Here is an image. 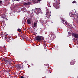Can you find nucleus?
<instances>
[{"label":"nucleus","instance_id":"obj_1","mask_svg":"<svg viewBox=\"0 0 78 78\" xmlns=\"http://www.w3.org/2000/svg\"><path fill=\"white\" fill-rule=\"evenodd\" d=\"M69 15L71 17H73L75 22L78 23V15L76 14H73V12H71L69 13Z\"/></svg>","mask_w":78,"mask_h":78},{"label":"nucleus","instance_id":"obj_2","mask_svg":"<svg viewBox=\"0 0 78 78\" xmlns=\"http://www.w3.org/2000/svg\"><path fill=\"white\" fill-rule=\"evenodd\" d=\"M35 40L36 41L40 42V41H44V37L42 36L38 35L35 37Z\"/></svg>","mask_w":78,"mask_h":78},{"label":"nucleus","instance_id":"obj_3","mask_svg":"<svg viewBox=\"0 0 78 78\" xmlns=\"http://www.w3.org/2000/svg\"><path fill=\"white\" fill-rule=\"evenodd\" d=\"M36 10V14L37 15H38L39 14H42V10L41 9L39 8H37L35 9Z\"/></svg>","mask_w":78,"mask_h":78},{"label":"nucleus","instance_id":"obj_4","mask_svg":"<svg viewBox=\"0 0 78 78\" xmlns=\"http://www.w3.org/2000/svg\"><path fill=\"white\" fill-rule=\"evenodd\" d=\"M46 16H45V19H46V18H47V16H47L48 18V19H49V18H50V16H51V12H50V11L48 9L46 10Z\"/></svg>","mask_w":78,"mask_h":78},{"label":"nucleus","instance_id":"obj_5","mask_svg":"<svg viewBox=\"0 0 78 78\" xmlns=\"http://www.w3.org/2000/svg\"><path fill=\"white\" fill-rule=\"evenodd\" d=\"M58 5H59V4L58 2H56L55 3H54L53 4V6H54V7L55 8H56V9H58V8H59V6Z\"/></svg>","mask_w":78,"mask_h":78},{"label":"nucleus","instance_id":"obj_6","mask_svg":"<svg viewBox=\"0 0 78 78\" xmlns=\"http://www.w3.org/2000/svg\"><path fill=\"white\" fill-rule=\"evenodd\" d=\"M15 67H16V68L18 70H20V69H22V65L20 64L16 65H15Z\"/></svg>","mask_w":78,"mask_h":78},{"label":"nucleus","instance_id":"obj_7","mask_svg":"<svg viewBox=\"0 0 78 78\" xmlns=\"http://www.w3.org/2000/svg\"><path fill=\"white\" fill-rule=\"evenodd\" d=\"M72 35L76 39L78 38V34L76 33H73L72 34Z\"/></svg>","mask_w":78,"mask_h":78},{"label":"nucleus","instance_id":"obj_8","mask_svg":"<svg viewBox=\"0 0 78 78\" xmlns=\"http://www.w3.org/2000/svg\"><path fill=\"white\" fill-rule=\"evenodd\" d=\"M71 65H73L75 64V60H72L70 63Z\"/></svg>","mask_w":78,"mask_h":78},{"label":"nucleus","instance_id":"obj_9","mask_svg":"<svg viewBox=\"0 0 78 78\" xmlns=\"http://www.w3.org/2000/svg\"><path fill=\"white\" fill-rule=\"evenodd\" d=\"M1 17H2L3 18V19H6V16H5V15L3 14L2 15V16Z\"/></svg>","mask_w":78,"mask_h":78},{"label":"nucleus","instance_id":"obj_10","mask_svg":"<svg viewBox=\"0 0 78 78\" xmlns=\"http://www.w3.org/2000/svg\"><path fill=\"white\" fill-rule=\"evenodd\" d=\"M27 22L28 24H31V20H30V19H27Z\"/></svg>","mask_w":78,"mask_h":78},{"label":"nucleus","instance_id":"obj_11","mask_svg":"<svg viewBox=\"0 0 78 78\" xmlns=\"http://www.w3.org/2000/svg\"><path fill=\"white\" fill-rule=\"evenodd\" d=\"M61 20L63 23L64 24V23H66V21L64 19H62Z\"/></svg>","mask_w":78,"mask_h":78},{"label":"nucleus","instance_id":"obj_12","mask_svg":"<svg viewBox=\"0 0 78 78\" xmlns=\"http://www.w3.org/2000/svg\"><path fill=\"white\" fill-rule=\"evenodd\" d=\"M34 27H37V23L34 22Z\"/></svg>","mask_w":78,"mask_h":78},{"label":"nucleus","instance_id":"obj_13","mask_svg":"<svg viewBox=\"0 0 78 78\" xmlns=\"http://www.w3.org/2000/svg\"><path fill=\"white\" fill-rule=\"evenodd\" d=\"M30 4V2H28L24 3V5H29Z\"/></svg>","mask_w":78,"mask_h":78},{"label":"nucleus","instance_id":"obj_14","mask_svg":"<svg viewBox=\"0 0 78 78\" xmlns=\"http://www.w3.org/2000/svg\"><path fill=\"white\" fill-rule=\"evenodd\" d=\"M7 69H5L4 70L5 72H6L7 73H9V70H6Z\"/></svg>","mask_w":78,"mask_h":78},{"label":"nucleus","instance_id":"obj_15","mask_svg":"<svg viewBox=\"0 0 78 78\" xmlns=\"http://www.w3.org/2000/svg\"><path fill=\"white\" fill-rule=\"evenodd\" d=\"M25 8H23L21 9V11H25Z\"/></svg>","mask_w":78,"mask_h":78},{"label":"nucleus","instance_id":"obj_16","mask_svg":"<svg viewBox=\"0 0 78 78\" xmlns=\"http://www.w3.org/2000/svg\"><path fill=\"white\" fill-rule=\"evenodd\" d=\"M18 31H19V32H20L21 31V29H17Z\"/></svg>","mask_w":78,"mask_h":78},{"label":"nucleus","instance_id":"obj_17","mask_svg":"<svg viewBox=\"0 0 78 78\" xmlns=\"http://www.w3.org/2000/svg\"><path fill=\"white\" fill-rule=\"evenodd\" d=\"M73 3H76V1H74L72 2Z\"/></svg>","mask_w":78,"mask_h":78},{"label":"nucleus","instance_id":"obj_18","mask_svg":"<svg viewBox=\"0 0 78 78\" xmlns=\"http://www.w3.org/2000/svg\"><path fill=\"white\" fill-rule=\"evenodd\" d=\"M2 1H0V4H2Z\"/></svg>","mask_w":78,"mask_h":78},{"label":"nucleus","instance_id":"obj_19","mask_svg":"<svg viewBox=\"0 0 78 78\" xmlns=\"http://www.w3.org/2000/svg\"><path fill=\"white\" fill-rule=\"evenodd\" d=\"M9 65L10 66H11V65L12 64V63H11V62H9Z\"/></svg>","mask_w":78,"mask_h":78},{"label":"nucleus","instance_id":"obj_20","mask_svg":"<svg viewBox=\"0 0 78 78\" xmlns=\"http://www.w3.org/2000/svg\"><path fill=\"white\" fill-rule=\"evenodd\" d=\"M32 11H34L35 10L34 9H32Z\"/></svg>","mask_w":78,"mask_h":78},{"label":"nucleus","instance_id":"obj_21","mask_svg":"<svg viewBox=\"0 0 78 78\" xmlns=\"http://www.w3.org/2000/svg\"><path fill=\"white\" fill-rule=\"evenodd\" d=\"M38 1L39 2H41V0H38Z\"/></svg>","mask_w":78,"mask_h":78},{"label":"nucleus","instance_id":"obj_22","mask_svg":"<svg viewBox=\"0 0 78 78\" xmlns=\"http://www.w3.org/2000/svg\"><path fill=\"white\" fill-rule=\"evenodd\" d=\"M21 78H24V77H23V76H21Z\"/></svg>","mask_w":78,"mask_h":78},{"label":"nucleus","instance_id":"obj_23","mask_svg":"<svg viewBox=\"0 0 78 78\" xmlns=\"http://www.w3.org/2000/svg\"><path fill=\"white\" fill-rule=\"evenodd\" d=\"M20 0H16V1H20Z\"/></svg>","mask_w":78,"mask_h":78},{"label":"nucleus","instance_id":"obj_24","mask_svg":"<svg viewBox=\"0 0 78 78\" xmlns=\"http://www.w3.org/2000/svg\"><path fill=\"white\" fill-rule=\"evenodd\" d=\"M6 61H9V60H7Z\"/></svg>","mask_w":78,"mask_h":78},{"label":"nucleus","instance_id":"obj_25","mask_svg":"<svg viewBox=\"0 0 78 78\" xmlns=\"http://www.w3.org/2000/svg\"><path fill=\"white\" fill-rule=\"evenodd\" d=\"M25 12V11H24L23 12Z\"/></svg>","mask_w":78,"mask_h":78},{"label":"nucleus","instance_id":"obj_26","mask_svg":"<svg viewBox=\"0 0 78 78\" xmlns=\"http://www.w3.org/2000/svg\"><path fill=\"white\" fill-rule=\"evenodd\" d=\"M8 39H9V40L10 39V37H9Z\"/></svg>","mask_w":78,"mask_h":78},{"label":"nucleus","instance_id":"obj_27","mask_svg":"<svg viewBox=\"0 0 78 78\" xmlns=\"http://www.w3.org/2000/svg\"><path fill=\"white\" fill-rule=\"evenodd\" d=\"M2 22H5V21H2Z\"/></svg>","mask_w":78,"mask_h":78},{"label":"nucleus","instance_id":"obj_28","mask_svg":"<svg viewBox=\"0 0 78 78\" xmlns=\"http://www.w3.org/2000/svg\"><path fill=\"white\" fill-rule=\"evenodd\" d=\"M51 23H53V22H51Z\"/></svg>","mask_w":78,"mask_h":78},{"label":"nucleus","instance_id":"obj_29","mask_svg":"<svg viewBox=\"0 0 78 78\" xmlns=\"http://www.w3.org/2000/svg\"><path fill=\"white\" fill-rule=\"evenodd\" d=\"M27 14H28V13H27Z\"/></svg>","mask_w":78,"mask_h":78},{"label":"nucleus","instance_id":"obj_30","mask_svg":"<svg viewBox=\"0 0 78 78\" xmlns=\"http://www.w3.org/2000/svg\"><path fill=\"white\" fill-rule=\"evenodd\" d=\"M44 41V42L45 41Z\"/></svg>","mask_w":78,"mask_h":78},{"label":"nucleus","instance_id":"obj_31","mask_svg":"<svg viewBox=\"0 0 78 78\" xmlns=\"http://www.w3.org/2000/svg\"><path fill=\"white\" fill-rule=\"evenodd\" d=\"M24 36H25V35H24Z\"/></svg>","mask_w":78,"mask_h":78}]
</instances>
